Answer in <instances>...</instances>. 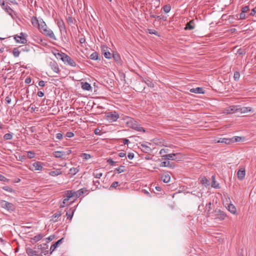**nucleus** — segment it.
<instances>
[{
    "mask_svg": "<svg viewBox=\"0 0 256 256\" xmlns=\"http://www.w3.org/2000/svg\"><path fill=\"white\" fill-rule=\"evenodd\" d=\"M20 51L18 50V48H14L12 50V54L15 58H17L19 56L20 54Z\"/></svg>",
    "mask_w": 256,
    "mask_h": 256,
    "instance_id": "nucleus-40",
    "label": "nucleus"
},
{
    "mask_svg": "<svg viewBox=\"0 0 256 256\" xmlns=\"http://www.w3.org/2000/svg\"><path fill=\"white\" fill-rule=\"evenodd\" d=\"M216 143H224L226 144H230L231 143L230 138H218L214 140Z\"/></svg>",
    "mask_w": 256,
    "mask_h": 256,
    "instance_id": "nucleus-14",
    "label": "nucleus"
},
{
    "mask_svg": "<svg viewBox=\"0 0 256 256\" xmlns=\"http://www.w3.org/2000/svg\"><path fill=\"white\" fill-rule=\"evenodd\" d=\"M26 252L28 256H42L41 254H38V252L30 248H26Z\"/></svg>",
    "mask_w": 256,
    "mask_h": 256,
    "instance_id": "nucleus-15",
    "label": "nucleus"
},
{
    "mask_svg": "<svg viewBox=\"0 0 256 256\" xmlns=\"http://www.w3.org/2000/svg\"><path fill=\"white\" fill-rule=\"evenodd\" d=\"M143 82H144L146 85L150 88H154V84L152 82V80L150 78H147L146 80H142Z\"/></svg>",
    "mask_w": 256,
    "mask_h": 256,
    "instance_id": "nucleus-34",
    "label": "nucleus"
},
{
    "mask_svg": "<svg viewBox=\"0 0 256 256\" xmlns=\"http://www.w3.org/2000/svg\"><path fill=\"white\" fill-rule=\"evenodd\" d=\"M14 40L17 42L25 44L27 42L26 39L22 36H16L14 38Z\"/></svg>",
    "mask_w": 256,
    "mask_h": 256,
    "instance_id": "nucleus-17",
    "label": "nucleus"
},
{
    "mask_svg": "<svg viewBox=\"0 0 256 256\" xmlns=\"http://www.w3.org/2000/svg\"><path fill=\"white\" fill-rule=\"evenodd\" d=\"M82 88L83 90H90L92 89L90 84L87 82L82 83Z\"/></svg>",
    "mask_w": 256,
    "mask_h": 256,
    "instance_id": "nucleus-29",
    "label": "nucleus"
},
{
    "mask_svg": "<svg viewBox=\"0 0 256 256\" xmlns=\"http://www.w3.org/2000/svg\"><path fill=\"white\" fill-rule=\"evenodd\" d=\"M107 162L110 166H116V162L114 161L112 158H109L107 160Z\"/></svg>",
    "mask_w": 256,
    "mask_h": 256,
    "instance_id": "nucleus-51",
    "label": "nucleus"
},
{
    "mask_svg": "<svg viewBox=\"0 0 256 256\" xmlns=\"http://www.w3.org/2000/svg\"><path fill=\"white\" fill-rule=\"evenodd\" d=\"M126 124L129 128L136 131L142 132H146L144 128L141 126L138 122L134 120L133 118H128L126 121Z\"/></svg>",
    "mask_w": 256,
    "mask_h": 256,
    "instance_id": "nucleus-1",
    "label": "nucleus"
},
{
    "mask_svg": "<svg viewBox=\"0 0 256 256\" xmlns=\"http://www.w3.org/2000/svg\"><path fill=\"white\" fill-rule=\"evenodd\" d=\"M140 146H142V148L143 152L146 153L150 152L152 150L150 146H148L146 144H141Z\"/></svg>",
    "mask_w": 256,
    "mask_h": 256,
    "instance_id": "nucleus-30",
    "label": "nucleus"
},
{
    "mask_svg": "<svg viewBox=\"0 0 256 256\" xmlns=\"http://www.w3.org/2000/svg\"><path fill=\"white\" fill-rule=\"evenodd\" d=\"M44 164L39 161L36 162L32 164V167H30L29 170L32 171L39 170L42 171L44 170Z\"/></svg>",
    "mask_w": 256,
    "mask_h": 256,
    "instance_id": "nucleus-6",
    "label": "nucleus"
},
{
    "mask_svg": "<svg viewBox=\"0 0 256 256\" xmlns=\"http://www.w3.org/2000/svg\"><path fill=\"white\" fill-rule=\"evenodd\" d=\"M81 157L84 160H88L91 158V156L88 154L82 153L81 154Z\"/></svg>",
    "mask_w": 256,
    "mask_h": 256,
    "instance_id": "nucleus-43",
    "label": "nucleus"
},
{
    "mask_svg": "<svg viewBox=\"0 0 256 256\" xmlns=\"http://www.w3.org/2000/svg\"><path fill=\"white\" fill-rule=\"evenodd\" d=\"M190 91L195 94H204V92L203 88L200 87L191 88Z\"/></svg>",
    "mask_w": 256,
    "mask_h": 256,
    "instance_id": "nucleus-22",
    "label": "nucleus"
},
{
    "mask_svg": "<svg viewBox=\"0 0 256 256\" xmlns=\"http://www.w3.org/2000/svg\"><path fill=\"white\" fill-rule=\"evenodd\" d=\"M28 156L30 158H32L35 156V153L32 151L28 152Z\"/></svg>",
    "mask_w": 256,
    "mask_h": 256,
    "instance_id": "nucleus-50",
    "label": "nucleus"
},
{
    "mask_svg": "<svg viewBox=\"0 0 256 256\" xmlns=\"http://www.w3.org/2000/svg\"><path fill=\"white\" fill-rule=\"evenodd\" d=\"M94 133L96 135L98 136H101L102 134V130L98 128H96L94 130Z\"/></svg>",
    "mask_w": 256,
    "mask_h": 256,
    "instance_id": "nucleus-52",
    "label": "nucleus"
},
{
    "mask_svg": "<svg viewBox=\"0 0 256 256\" xmlns=\"http://www.w3.org/2000/svg\"><path fill=\"white\" fill-rule=\"evenodd\" d=\"M118 185V182H114L112 183V184L110 186V188H116Z\"/></svg>",
    "mask_w": 256,
    "mask_h": 256,
    "instance_id": "nucleus-56",
    "label": "nucleus"
},
{
    "mask_svg": "<svg viewBox=\"0 0 256 256\" xmlns=\"http://www.w3.org/2000/svg\"><path fill=\"white\" fill-rule=\"evenodd\" d=\"M195 28V23L194 20H190L189 22H187L186 24V27L184 28L185 30H192L194 29Z\"/></svg>",
    "mask_w": 256,
    "mask_h": 256,
    "instance_id": "nucleus-16",
    "label": "nucleus"
},
{
    "mask_svg": "<svg viewBox=\"0 0 256 256\" xmlns=\"http://www.w3.org/2000/svg\"><path fill=\"white\" fill-rule=\"evenodd\" d=\"M256 14V6L252 10L250 14V15L251 16H254Z\"/></svg>",
    "mask_w": 256,
    "mask_h": 256,
    "instance_id": "nucleus-61",
    "label": "nucleus"
},
{
    "mask_svg": "<svg viewBox=\"0 0 256 256\" xmlns=\"http://www.w3.org/2000/svg\"><path fill=\"white\" fill-rule=\"evenodd\" d=\"M124 166H120L118 168H116L114 170V172L115 174L118 173L120 174L124 172Z\"/></svg>",
    "mask_w": 256,
    "mask_h": 256,
    "instance_id": "nucleus-37",
    "label": "nucleus"
},
{
    "mask_svg": "<svg viewBox=\"0 0 256 256\" xmlns=\"http://www.w3.org/2000/svg\"><path fill=\"white\" fill-rule=\"evenodd\" d=\"M112 54V57L116 62H119L120 60V55L116 52H113Z\"/></svg>",
    "mask_w": 256,
    "mask_h": 256,
    "instance_id": "nucleus-36",
    "label": "nucleus"
},
{
    "mask_svg": "<svg viewBox=\"0 0 256 256\" xmlns=\"http://www.w3.org/2000/svg\"><path fill=\"white\" fill-rule=\"evenodd\" d=\"M90 58L94 60H98V54L96 52H94L90 56Z\"/></svg>",
    "mask_w": 256,
    "mask_h": 256,
    "instance_id": "nucleus-39",
    "label": "nucleus"
},
{
    "mask_svg": "<svg viewBox=\"0 0 256 256\" xmlns=\"http://www.w3.org/2000/svg\"><path fill=\"white\" fill-rule=\"evenodd\" d=\"M52 155L56 158H61L65 155V152L62 151H56L52 153Z\"/></svg>",
    "mask_w": 256,
    "mask_h": 256,
    "instance_id": "nucleus-27",
    "label": "nucleus"
},
{
    "mask_svg": "<svg viewBox=\"0 0 256 256\" xmlns=\"http://www.w3.org/2000/svg\"><path fill=\"white\" fill-rule=\"evenodd\" d=\"M110 48H108L106 45H102L101 46V50L104 56L108 59L112 58V54L110 52Z\"/></svg>",
    "mask_w": 256,
    "mask_h": 256,
    "instance_id": "nucleus-7",
    "label": "nucleus"
},
{
    "mask_svg": "<svg viewBox=\"0 0 256 256\" xmlns=\"http://www.w3.org/2000/svg\"><path fill=\"white\" fill-rule=\"evenodd\" d=\"M218 184L216 183L214 180H213L212 182V186L214 188H218Z\"/></svg>",
    "mask_w": 256,
    "mask_h": 256,
    "instance_id": "nucleus-57",
    "label": "nucleus"
},
{
    "mask_svg": "<svg viewBox=\"0 0 256 256\" xmlns=\"http://www.w3.org/2000/svg\"><path fill=\"white\" fill-rule=\"evenodd\" d=\"M236 110H237L238 112H240L241 114H244L248 112H250L252 110V108L250 107H242L238 108H236Z\"/></svg>",
    "mask_w": 256,
    "mask_h": 256,
    "instance_id": "nucleus-19",
    "label": "nucleus"
},
{
    "mask_svg": "<svg viewBox=\"0 0 256 256\" xmlns=\"http://www.w3.org/2000/svg\"><path fill=\"white\" fill-rule=\"evenodd\" d=\"M106 120L111 122H116L120 118L118 114L116 111L106 112Z\"/></svg>",
    "mask_w": 256,
    "mask_h": 256,
    "instance_id": "nucleus-3",
    "label": "nucleus"
},
{
    "mask_svg": "<svg viewBox=\"0 0 256 256\" xmlns=\"http://www.w3.org/2000/svg\"><path fill=\"white\" fill-rule=\"evenodd\" d=\"M57 24H58V28H60V31L66 30V28L65 24L63 20H58L57 22Z\"/></svg>",
    "mask_w": 256,
    "mask_h": 256,
    "instance_id": "nucleus-23",
    "label": "nucleus"
},
{
    "mask_svg": "<svg viewBox=\"0 0 256 256\" xmlns=\"http://www.w3.org/2000/svg\"><path fill=\"white\" fill-rule=\"evenodd\" d=\"M49 66L52 70L56 73L58 74L60 72V69L57 62L54 61H51L49 63Z\"/></svg>",
    "mask_w": 256,
    "mask_h": 256,
    "instance_id": "nucleus-11",
    "label": "nucleus"
},
{
    "mask_svg": "<svg viewBox=\"0 0 256 256\" xmlns=\"http://www.w3.org/2000/svg\"><path fill=\"white\" fill-rule=\"evenodd\" d=\"M62 174V172L60 169H57L55 170H52L50 172L49 174L50 176H58Z\"/></svg>",
    "mask_w": 256,
    "mask_h": 256,
    "instance_id": "nucleus-28",
    "label": "nucleus"
},
{
    "mask_svg": "<svg viewBox=\"0 0 256 256\" xmlns=\"http://www.w3.org/2000/svg\"><path fill=\"white\" fill-rule=\"evenodd\" d=\"M46 82L42 80H40L38 82V85L40 86L44 87L45 86Z\"/></svg>",
    "mask_w": 256,
    "mask_h": 256,
    "instance_id": "nucleus-64",
    "label": "nucleus"
},
{
    "mask_svg": "<svg viewBox=\"0 0 256 256\" xmlns=\"http://www.w3.org/2000/svg\"><path fill=\"white\" fill-rule=\"evenodd\" d=\"M0 181L4 182H8L9 179L7 178L4 176L0 174Z\"/></svg>",
    "mask_w": 256,
    "mask_h": 256,
    "instance_id": "nucleus-54",
    "label": "nucleus"
},
{
    "mask_svg": "<svg viewBox=\"0 0 256 256\" xmlns=\"http://www.w3.org/2000/svg\"><path fill=\"white\" fill-rule=\"evenodd\" d=\"M238 178L240 180H242L245 176L246 175V171L244 169L239 170L237 173Z\"/></svg>",
    "mask_w": 256,
    "mask_h": 256,
    "instance_id": "nucleus-21",
    "label": "nucleus"
},
{
    "mask_svg": "<svg viewBox=\"0 0 256 256\" xmlns=\"http://www.w3.org/2000/svg\"><path fill=\"white\" fill-rule=\"evenodd\" d=\"M13 137V134L12 133H8L6 134L4 136V138L5 140H10Z\"/></svg>",
    "mask_w": 256,
    "mask_h": 256,
    "instance_id": "nucleus-41",
    "label": "nucleus"
},
{
    "mask_svg": "<svg viewBox=\"0 0 256 256\" xmlns=\"http://www.w3.org/2000/svg\"><path fill=\"white\" fill-rule=\"evenodd\" d=\"M40 24L38 26V28L40 30V32H42V31H44L45 29H46L48 27L46 24V22L44 21L42 18L40 19Z\"/></svg>",
    "mask_w": 256,
    "mask_h": 256,
    "instance_id": "nucleus-20",
    "label": "nucleus"
},
{
    "mask_svg": "<svg viewBox=\"0 0 256 256\" xmlns=\"http://www.w3.org/2000/svg\"><path fill=\"white\" fill-rule=\"evenodd\" d=\"M32 24L35 27H38L40 26V19H38L36 17L32 16L31 20Z\"/></svg>",
    "mask_w": 256,
    "mask_h": 256,
    "instance_id": "nucleus-26",
    "label": "nucleus"
},
{
    "mask_svg": "<svg viewBox=\"0 0 256 256\" xmlns=\"http://www.w3.org/2000/svg\"><path fill=\"white\" fill-rule=\"evenodd\" d=\"M1 206L8 210H13L14 206L12 204L5 200H2L0 202Z\"/></svg>",
    "mask_w": 256,
    "mask_h": 256,
    "instance_id": "nucleus-9",
    "label": "nucleus"
},
{
    "mask_svg": "<svg viewBox=\"0 0 256 256\" xmlns=\"http://www.w3.org/2000/svg\"><path fill=\"white\" fill-rule=\"evenodd\" d=\"M74 133L72 132H68L66 133V136L68 138H72L74 136Z\"/></svg>",
    "mask_w": 256,
    "mask_h": 256,
    "instance_id": "nucleus-58",
    "label": "nucleus"
},
{
    "mask_svg": "<svg viewBox=\"0 0 256 256\" xmlns=\"http://www.w3.org/2000/svg\"><path fill=\"white\" fill-rule=\"evenodd\" d=\"M178 154H170L163 155L162 156V158L166 160H180L181 158Z\"/></svg>",
    "mask_w": 256,
    "mask_h": 256,
    "instance_id": "nucleus-5",
    "label": "nucleus"
},
{
    "mask_svg": "<svg viewBox=\"0 0 256 256\" xmlns=\"http://www.w3.org/2000/svg\"><path fill=\"white\" fill-rule=\"evenodd\" d=\"M78 193V196L80 198V196L82 195H87L88 194L89 192L88 190L85 188L80 189L77 190Z\"/></svg>",
    "mask_w": 256,
    "mask_h": 256,
    "instance_id": "nucleus-25",
    "label": "nucleus"
},
{
    "mask_svg": "<svg viewBox=\"0 0 256 256\" xmlns=\"http://www.w3.org/2000/svg\"><path fill=\"white\" fill-rule=\"evenodd\" d=\"M12 95V93L10 92V96H8L6 98V102L8 104H10L11 102V98L10 96Z\"/></svg>",
    "mask_w": 256,
    "mask_h": 256,
    "instance_id": "nucleus-60",
    "label": "nucleus"
},
{
    "mask_svg": "<svg viewBox=\"0 0 256 256\" xmlns=\"http://www.w3.org/2000/svg\"><path fill=\"white\" fill-rule=\"evenodd\" d=\"M200 182L202 184H204V185L208 184V183L209 182V181L206 178L204 177L202 178V180H200Z\"/></svg>",
    "mask_w": 256,
    "mask_h": 256,
    "instance_id": "nucleus-49",
    "label": "nucleus"
},
{
    "mask_svg": "<svg viewBox=\"0 0 256 256\" xmlns=\"http://www.w3.org/2000/svg\"><path fill=\"white\" fill-rule=\"evenodd\" d=\"M171 10V6L170 4H166L163 7V10L165 13H168Z\"/></svg>",
    "mask_w": 256,
    "mask_h": 256,
    "instance_id": "nucleus-42",
    "label": "nucleus"
},
{
    "mask_svg": "<svg viewBox=\"0 0 256 256\" xmlns=\"http://www.w3.org/2000/svg\"><path fill=\"white\" fill-rule=\"evenodd\" d=\"M64 238H62L60 240H58L50 248V254L52 253L58 246L62 243V240H64Z\"/></svg>",
    "mask_w": 256,
    "mask_h": 256,
    "instance_id": "nucleus-18",
    "label": "nucleus"
},
{
    "mask_svg": "<svg viewBox=\"0 0 256 256\" xmlns=\"http://www.w3.org/2000/svg\"><path fill=\"white\" fill-rule=\"evenodd\" d=\"M38 248L40 249L41 253L44 254V255H46L48 252V246L46 244H38Z\"/></svg>",
    "mask_w": 256,
    "mask_h": 256,
    "instance_id": "nucleus-12",
    "label": "nucleus"
},
{
    "mask_svg": "<svg viewBox=\"0 0 256 256\" xmlns=\"http://www.w3.org/2000/svg\"><path fill=\"white\" fill-rule=\"evenodd\" d=\"M249 6H245L242 8V12L246 13L249 10Z\"/></svg>",
    "mask_w": 256,
    "mask_h": 256,
    "instance_id": "nucleus-59",
    "label": "nucleus"
},
{
    "mask_svg": "<svg viewBox=\"0 0 256 256\" xmlns=\"http://www.w3.org/2000/svg\"><path fill=\"white\" fill-rule=\"evenodd\" d=\"M42 33L54 40H56V38L52 30L48 28L46 29H45L44 31H42Z\"/></svg>",
    "mask_w": 256,
    "mask_h": 256,
    "instance_id": "nucleus-10",
    "label": "nucleus"
},
{
    "mask_svg": "<svg viewBox=\"0 0 256 256\" xmlns=\"http://www.w3.org/2000/svg\"><path fill=\"white\" fill-rule=\"evenodd\" d=\"M93 174L96 178H100V177L102 176V173L96 171L94 172Z\"/></svg>",
    "mask_w": 256,
    "mask_h": 256,
    "instance_id": "nucleus-46",
    "label": "nucleus"
},
{
    "mask_svg": "<svg viewBox=\"0 0 256 256\" xmlns=\"http://www.w3.org/2000/svg\"><path fill=\"white\" fill-rule=\"evenodd\" d=\"M161 180L164 183H168L170 180V175L168 174H164L162 176Z\"/></svg>",
    "mask_w": 256,
    "mask_h": 256,
    "instance_id": "nucleus-31",
    "label": "nucleus"
},
{
    "mask_svg": "<svg viewBox=\"0 0 256 256\" xmlns=\"http://www.w3.org/2000/svg\"><path fill=\"white\" fill-rule=\"evenodd\" d=\"M74 198V200L79 198L78 196V191H74L72 190H69L66 191V196H64V199L62 202V204H60V208L64 207L65 205L66 204L68 200L70 198Z\"/></svg>",
    "mask_w": 256,
    "mask_h": 256,
    "instance_id": "nucleus-2",
    "label": "nucleus"
},
{
    "mask_svg": "<svg viewBox=\"0 0 256 256\" xmlns=\"http://www.w3.org/2000/svg\"><path fill=\"white\" fill-rule=\"evenodd\" d=\"M236 16V19L238 20H245L246 18V16L245 13H243L242 12L239 14V16Z\"/></svg>",
    "mask_w": 256,
    "mask_h": 256,
    "instance_id": "nucleus-44",
    "label": "nucleus"
},
{
    "mask_svg": "<svg viewBox=\"0 0 256 256\" xmlns=\"http://www.w3.org/2000/svg\"><path fill=\"white\" fill-rule=\"evenodd\" d=\"M228 209L232 214H235L236 212V208L232 204H229Z\"/></svg>",
    "mask_w": 256,
    "mask_h": 256,
    "instance_id": "nucleus-35",
    "label": "nucleus"
},
{
    "mask_svg": "<svg viewBox=\"0 0 256 256\" xmlns=\"http://www.w3.org/2000/svg\"><path fill=\"white\" fill-rule=\"evenodd\" d=\"M66 54L64 53V52H61V53H60V52H56V53H54V55L56 56V57L57 58H60V59L62 61V58H64V56H66Z\"/></svg>",
    "mask_w": 256,
    "mask_h": 256,
    "instance_id": "nucleus-38",
    "label": "nucleus"
},
{
    "mask_svg": "<svg viewBox=\"0 0 256 256\" xmlns=\"http://www.w3.org/2000/svg\"><path fill=\"white\" fill-rule=\"evenodd\" d=\"M62 62L65 64L68 65L72 67H76V62L68 54H66L64 58H62Z\"/></svg>",
    "mask_w": 256,
    "mask_h": 256,
    "instance_id": "nucleus-4",
    "label": "nucleus"
},
{
    "mask_svg": "<svg viewBox=\"0 0 256 256\" xmlns=\"http://www.w3.org/2000/svg\"><path fill=\"white\" fill-rule=\"evenodd\" d=\"M62 212L60 211H58L56 212L52 216L54 218H58L62 216Z\"/></svg>",
    "mask_w": 256,
    "mask_h": 256,
    "instance_id": "nucleus-55",
    "label": "nucleus"
},
{
    "mask_svg": "<svg viewBox=\"0 0 256 256\" xmlns=\"http://www.w3.org/2000/svg\"><path fill=\"white\" fill-rule=\"evenodd\" d=\"M148 30V32L150 34H154V35H156L157 36L158 34V32H156V30Z\"/></svg>",
    "mask_w": 256,
    "mask_h": 256,
    "instance_id": "nucleus-62",
    "label": "nucleus"
},
{
    "mask_svg": "<svg viewBox=\"0 0 256 256\" xmlns=\"http://www.w3.org/2000/svg\"><path fill=\"white\" fill-rule=\"evenodd\" d=\"M2 188L6 190V191H7L8 192H14V190L12 188L10 187V186H3Z\"/></svg>",
    "mask_w": 256,
    "mask_h": 256,
    "instance_id": "nucleus-47",
    "label": "nucleus"
},
{
    "mask_svg": "<svg viewBox=\"0 0 256 256\" xmlns=\"http://www.w3.org/2000/svg\"><path fill=\"white\" fill-rule=\"evenodd\" d=\"M74 210L72 208H70L68 212L66 213V216L68 218H69L70 220H71L73 214L74 213Z\"/></svg>",
    "mask_w": 256,
    "mask_h": 256,
    "instance_id": "nucleus-33",
    "label": "nucleus"
},
{
    "mask_svg": "<svg viewBox=\"0 0 256 256\" xmlns=\"http://www.w3.org/2000/svg\"><path fill=\"white\" fill-rule=\"evenodd\" d=\"M42 238V234H38L34 236V240L36 242H38Z\"/></svg>",
    "mask_w": 256,
    "mask_h": 256,
    "instance_id": "nucleus-53",
    "label": "nucleus"
},
{
    "mask_svg": "<svg viewBox=\"0 0 256 256\" xmlns=\"http://www.w3.org/2000/svg\"><path fill=\"white\" fill-rule=\"evenodd\" d=\"M79 172V169L78 168H72L69 170V174H71L72 176L76 174Z\"/></svg>",
    "mask_w": 256,
    "mask_h": 256,
    "instance_id": "nucleus-32",
    "label": "nucleus"
},
{
    "mask_svg": "<svg viewBox=\"0 0 256 256\" xmlns=\"http://www.w3.org/2000/svg\"><path fill=\"white\" fill-rule=\"evenodd\" d=\"M240 78V74L238 72H235L234 74V80L238 81Z\"/></svg>",
    "mask_w": 256,
    "mask_h": 256,
    "instance_id": "nucleus-45",
    "label": "nucleus"
},
{
    "mask_svg": "<svg viewBox=\"0 0 256 256\" xmlns=\"http://www.w3.org/2000/svg\"><path fill=\"white\" fill-rule=\"evenodd\" d=\"M214 213L215 218L220 220H224L226 216V214L224 212L218 209H216Z\"/></svg>",
    "mask_w": 256,
    "mask_h": 256,
    "instance_id": "nucleus-8",
    "label": "nucleus"
},
{
    "mask_svg": "<svg viewBox=\"0 0 256 256\" xmlns=\"http://www.w3.org/2000/svg\"><path fill=\"white\" fill-rule=\"evenodd\" d=\"M56 138L58 140H61L63 136L61 133H58L56 134Z\"/></svg>",
    "mask_w": 256,
    "mask_h": 256,
    "instance_id": "nucleus-63",
    "label": "nucleus"
},
{
    "mask_svg": "<svg viewBox=\"0 0 256 256\" xmlns=\"http://www.w3.org/2000/svg\"><path fill=\"white\" fill-rule=\"evenodd\" d=\"M2 8L4 9L6 13L12 16L13 12V10L8 5L6 4L4 2L0 4Z\"/></svg>",
    "mask_w": 256,
    "mask_h": 256,
    "instance_id": "nucleus-13",
    "label": "nucleus"
},
{
    "mask_svg": "<svg viewBox=\"0 0 256 256\" xmlns=\"http://www.w3.org/2000/svg\"><path fill=\"white\" fill-rule=\"evenodd\" d=\"M160 166L162 167H169L172 168H174V164L172 162H170L169 161L163 162L160 164Z\"/></svg>",
    "mask_w": 256,
    "mask_h": 256,
    "instance_id": "nucleus-24",
    "label": "nucleus"
},
{
    "mask_svg": "<svg viewBox=\"0 0 256 256\" xmlns=\"http://www.w3.org/2000/svg\"><path fill=\"white\" fill-rule=\"evenodd\" d=\"M242 139V138L240 136H234L232 138H230L231 140V143L234 142H240Z\"/></svg>",
    "mask_w": 256,
    "mask_h": 256,
    "instance_id": "nucleus-48",
    "label": "nucleus"
}]
</instances>
